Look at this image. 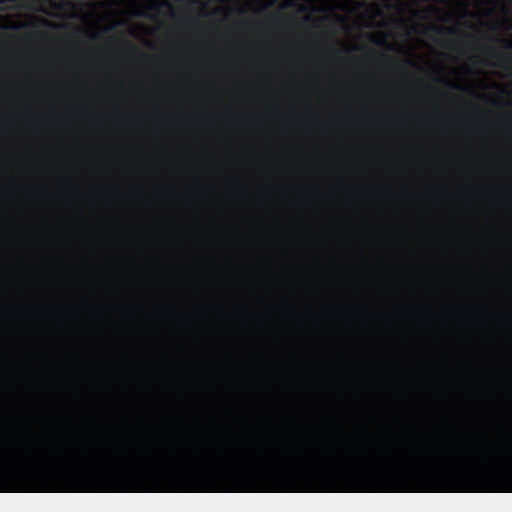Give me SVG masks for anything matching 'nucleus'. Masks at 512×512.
Listing matches in <instances>:
<instances>
[{"label": "nucleus", "mask_w": 512, "mask_h": 512, "mask_svg": "<svg viewBox=\"0 0 512 512\" xmlns=\"http://www.w3.org/2000/svg\"><path fill=\"white\" fill-rule=\"evenodd\" d=\"M161 8H168L171 9L172 5H170V2L168 0H163L161 2H152L150 5L147 6V10L159 13Z\"/></svg>", "instance_id": "1"}, {"label": "nucleus", "mask_w": 512, "mask_h": 512, "mask_svg": "<svg viewBox=\"0 0 512 512\" xmlns=\"http://www.w3.org/2000/svg\"><path fill=\"white\" fill-rule=\"evenodd\" d=\"M427 31H433L437 34H444V33H447V34H451V35H454L456 34V28H445V27H440V26H435V25H431V26H428L426 28Z\"/></svg>", "instance_id": "2"}, {"label": "nucleus", "mask_w": 512, "mask_h": 512, "mask_svg": "<svg viewBox=\"0 0 512 512\" xmlns=\"http://www.w3.org/2000/svg\"><path fill=\"white\" fill-rule=\"evenodd\" d=\"M371 41L374 42L376 45L382 46L385 44L384 39H376L374 37H371Z\"/></svg>", "instance_id": "3"}, {"label": "nucleus", "mask_w": 512, "mask_h": 512, "mask_svg": "<svg viewBox=\"0 0 512 512\" xmlns=\"http://www.w3.org/2000/svg\"><path fill=\"white\" fill-rule=\"evenodd\" d=\"M70 4H71L70 2H64V4H56V3H54V7L60 9V8H62L63 5L68 6Z\"/></svg>", "instance_id": "4"}, {"label": "nucleus", "mask_w": 512, "mask_h": 512, "mask_svg": "<svg viewBox=\"0 0 512 512\" xmlns=\"http://www.w3.org/2000/svg\"><path fill=\"white\" fill-rule=\"evenodd\" d=\"M448 84H449V86H451V88H453V89H456V90H461V89H462V87H461V86H459V85H457V84H451V83H449V82H448Z\"/></svg>", "instance_id": "5"}, {"label": "nucleus", "mask_w": 512, "mask_h": 512, "mask_svg": "<svg viewBox=\"0 0 512 512\" xmlns=\"http://www.w3.org/2000/svg\"><path fill=\"white\" fill-rule=\"evenodd\" d=\"M504 46H505V48H507V49H512V43H511V42L504 41Z\"/></svg>", "instance_id": "6"}, {"label": "nucleus", "mask_w": 512, "mask_h": 512, "mask_svg": "<svg viewBox=\"0 0 512 512\" xmlns=\"http://www.w3.org/2000/svg\"><path fill=\"white\" fill-rule=\"evenodd\" d=\"M138 16H141V17H151V15L147 12H140L138 13Z\"/></svg>", "instance_id": "7"}, {"label": "nucleus", "mask_w": 512, "mask_h": 512, "mask_svg": "<svg viewBox=\"0 0 512 512\" xmlns=\"http://www.w3.org/2000/svg\"><path fill=\"white\" fill-rule=\"evenodd\" d=\"M16 0H0V4H4L6 2H15Z\"/></svg>", "instance_id": "8"}, {"label": "nucleus", "mask_w": 512, "mask_h": 512, "mask_svg": "<svg viewBox=\"0 0 512 512\" xmlns=\"http://www.w3.org/2000/svg\"><path fill=\"white\" fill-rule=\"evenodd\" d=\"M407 65L409 66H415L414 62L411 60H406Z\"/></svg>", "instance_id": "9"}, {"label": "nucleus", "mask_w": 512, "mask_h": 512, "mask_svg": "<svg viewBox=\"0 0 512 512\" xmlns=\"http://www.w3.org/2000/svg\"><path fill=\"white\" fill-rule=\"evenodd\" d=\"M337 20H339L340 22H343L344 18L342 16H339V17H337Z\"/></svg>", "instance_id": "10"}, {"label": "nucleus", "mask_w": 512, "mask_h": 512, "mask_svg": "<svg viewBox=\"0 0 512 512\" xmlns=\"http://www.w3.org/2000/svg\"><path fill=\"white\" fill-rule=\"evenodd\" d=\"M292 4H293L292 0L288 1V6H291Z\"/></svg>", "instance_id": "11"}]
</instances>
